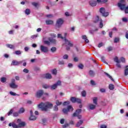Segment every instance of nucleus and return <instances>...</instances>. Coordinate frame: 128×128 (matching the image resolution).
Returning a JSON list of instances; mask_svg holds the SVG:
<instances>
[{
    "mask_svg": "<svg viewBox=\"0 0 128 128\" xmlns=\"http://www.w3.org/2000/svg\"><path fill=\"white\" fill-rule=\"evenodd\" d=\"M10 86L12 88H18V86L16 85V83H11L10 84Z\"/></svg>",
    "mask_w": 128,
    "mask_h": 128,
    "instance_id": "dca6fc26",
    "label": "nucleus"
},
{
    "mask_svg": "<svg viewBox=\"0 0 128 128\" xmlns=\"http://www.w3.org/2000/svg\"><path fill=\"white\" fill-rule=\"evenodd\" d=\"M16 54L20 55L22 54V52H20V50H16L15 52Z\"/></svg>",
    "mask_w": 128,
    "mask_h": 128,
    "instance_id": "a18cd8bd",
    "label": "nucleus"
},
{
    "mask_svg": "<svg viewBox=\"0 0 128 128\" xmlns=\"http://www.w3.org/2000/svg\"><path fill=\"white\" fill-rule=\"evenodd\" d=\"M30 120H36V117L34 115L30 116L29 118Z\"/></svg>",
    "mask_w": 128,
    "mask_h": 128,
    "instance_id": "412c9836",
    "label": "nucleus"
},
{
    "mask_svg": "<svg viewBox=\"0 0 128 128\" xmlns=\"http://www.w3.org/2000/svg\"><path fill=\"white\" fill-rule=\"evenodd\" d=\"M24 109L22 108H20L19 110L18 113L19 114H24Z\"/></svg>",
    "mask_w": 128,
    "mask_h": 128,
    "instance_id": "2f4dec72",
    "label": "nucleus"
},
{
    "mask_svg": "<svg viewBox=\"0 0 128 128\" xmlns=\"http://www.w3.org/2000/svg\"><path fill=\"white\" fill-rule=\"evenodd\" d=\"M62 104V102H60V101L58 100H57L56 101V106H60Z\"/></svg>",
    "mask_w": 128,
    "mask_h": 128,
    "instance_id": "a19ab883",
    "label": "nucleus"
},
{
    "mask_svg": "<svg viewBox=\"0 0 128 128\" xmlns=\"http://www.w3.org/2000/svg\"><path fill=\"white\" fill-rule=\"evenodd\" d=\"M119 40H120L119 38H115L114 40V42L115 43L118 42Z\"/></svg>",
    "mask_w": 128,
    "mask_h": 128,
    "instance_id": "4d7b16f0",
    "label": "nucleus"
},
{
    "mask_svg": "<svg viewBox=\"0 0 128 128\" xmlns=\"http://www.w3.org/2000/svg\"><path fill=\"white\" fill-rule=\"evenodd\" d=\"M20 113L18 112H15L13 113V116H18V114Z\"/></svg>",
    "mask_w": 128,
    "mask_h": 128,
    "instance_id": "37998d69",
    "label": "nucleus"
},
{
    "mask_svg": "<svg viewBox=\"0 0 128 128\" xmlns=\"http://www.w3.org/2000/svg\"><path fill=\"white\" fill-rule=\"evenodd\" d=\"M109 90H114V86L112 84H110Z\"/></svg>",
    "mask_w": 128,
    "mask_h": 128,
    "instance_id": "b1692460",
    "label": "nucleus"
},
{
    "mask_svg": "<svg viewBox=\"0 0 128 128\" xmlns=\"http://www.w3.org/2000/svg\"><path fill=\"white\" fill-rule=\"evenodd\" d=\"M98 28H96L94 30H90V32L91 34H94V32H98Z\"/></svg>",
    "mask_w": 128,
    "mask_h": 128,
    "instance_id": "7c9ffc66",
    "label": "nucleus"
},
{
    "mask_svg": "<svg viewBox=\"0 0 128 128\" xmlns=\"http://www.w3.org/2000/svg\"><path fill=\"white\" fill-rule=\"evenodd\" d=\"M106 76H108V78H110V80H112V82H114V78H112V76H110V74L106 73V72H104Z\"/></svg>",
    "mask_w": 128,
    "mask_h": 128,
    "instance_id": "4be33fe9",
    "label": "nucleus"
},
{
    "mask_svg": "<svg viewBox=\"0 0 128 128\" xmlns=\"http://www.w3.org/2000/svg\"><path fill=\"white\" fill-rule=\"evenodd\" d=\"M100 12L102 14V16H104V18H106L110 14V13L108 12H106V8H100Z\"/></svg>",
    "mask_w": 128,
    "mask_h": 128,
    "instance_id": "39448f33",
    "label": "nucleus"
},
{
    "mask_svg": "<svg viewBox=\"0 0 128 128\" xmlns=\"http://www.w3.org/2000/svg\"><path fill=\"white\" fill-rule=\"evenodd\" d=\"M6 46L7 48H12V49L14 48V45H12L10 44H6Z\"/></svg>",
    "mask_w": 128,
    "mask_h": 128,
    "instance_id": "cd10ccee",
    "label": "nucleus"
},
{
    "mask_svg": "<svg viewBox=\"0 0 128 128\" xmlns=\"http://www.w3.org/2000/svg\"><path fill=\"white\" fill-rule=\"evenodd\" d=\"M36 38H38V34L33 35V36H31V38H32V39Z\"/></svg>",
    "mask_w": 128,
    "mask_h": 128,
    "instance_id": "0e129e2a",
    "label": "nucleus"
},
{
    "mask_svg": "<svg viewBox=\"0 0 128 128\" xmlns=\"http://www.w3.org/2000/svg\"><path fill=\"white\" fill-rule=\"evenodd\" d=\"M58 86H62V82L60 80L58 81L56 84L51 86V90H56Z\"/></svg>",
    "mask_w": 128,
    "mask_h": 128,
    "instance_id": "9d476101",
    "label": "nucleus"
},
{
    "mask_svg": "<svg viewBox=\"0 0 128 128\" xmlns=\"http://www.w3.org/2000/svg\"><path fill=\"white\" fill-rule=\"evenodd\" d=\"M70 110H71V112H72V110H74V108L71 106H68L67 109L64 108L62 110V112L65 114H68V113L69 112Z\"/></svg>",
    "mask_w": 128,
    "mask_h": 128,
    "instance_id": "0eeeda50",
    "label": "nucleus"
},
{
    "mask_svg": "<svg viewBox=\"0 0 128 128\" xmlns=\"http://www.w3.org/2000/svg\"><path fill=\"white\" fill-rule=\"evenodd\" d=\"M42 88H50V86L48 84H44L42 86Z\"/></svg>",
    "mask_w": 128,
    "mask_h": 128,
    "instance_id": "09e8293b",
    "label": "nucleus"
},
{
    "mask_svg": "<svg viewBox=\"0 0 128 128\" xmlns=\"http://www.w3.org/2000/svg\"><path fill=\"white\" fill-rule=\"evenodd\" d=\"M44 44H48V46H50V41L45 40L44 41Z\"/></svg>",
    "mask_w": 128,
    "mask_h": 128,
    "instance_id": "79ce46f5",
    "label": "nucleus"
},
{
    "mask_svg": "<svg viewBox=\"0 0 128 128\" xmlns=\"http://www.w3.org/2000/svg\"><path fill=\"white\" fill-rule=\"evenodd\" d=\"M96 105L93 104H88V109L90 110H96Z\"/></svg>",
    "mask_w": 128,
    "mask_h": 128,
    "instance_id": "f8f14e48",
    "label": "nucleus"
},
{
    "mask_svg": "<svg viewBox=\"0 0 128 128\" xmlns=\"http://www.w3.org/2000/svg\"><path fill=\"white\" fill-rule=\"evenodd\" d=\"M78 68H79L80 70H82V68H84V65H82V64H80L78 66Z\"/></svg>",
    "mask_w": 128,
    "mask_h": 128,
    "instance_id": "603ef678",
    "label": "nucleus"
},
{
    "mask_svg": "<svg viewBox=\"0 0 128 128\" xmlns=\"http://www.w3.org/2000/svg\"><path fill=\"white\" fill-rule=\"evenodd\" d=\"M102 46H104V43H102V42L98 44V48H102Z\"/></svg>",
    "mask_w": 128,
    "mask_h": 128,
    "instance_id": "6e6d98bb",
    "label": "nucleus"
},
{
    "mask_svg": "<svg viewBox=\"0 0 128 128\" xmlns=\"http://www.w3.org/2000/svg\"><path fill=\"white\" fill-rule=\"evenodd\" d=\"M53 105L50 102H42L38 105V108L44 112H48V110L52 108Z\"/></svg>",
    "mask_w": 128,
    "mask_h": 128,
    "instance_id": "f257e3e1",
    "label": "nucleus"
},
{
    "mask_svg": "<svg viewBox=\"0 0 128 128\" xmlns=\"http://www.w3.org/2000/svg\"><path fill=\"white\" fill-rule=\"evenodd\" d=\"M114 62H116L117 64H120V60H118V57H115V58H114Z\"/></svg>",
    "mask_w": 128,
    "mask_h": 128,
    "instance_id": "473e14b6",
    "label": "nucleus"
},
{
    "mask_svg": "<svg viewBox=\"0 0 128 128\" xmlns=\"http://www.w3.org/2000/svg\"><path fill=\"white\" fill-rule=\"evenodd\" d=\"M82 40H86V35H82Z\"/></svg>",
    "mask_w": 128,
    "mask_h": 128,
    "instance_id": "338daca9",
    "label": "nucleus"
},
{
    "mask_svg": "<svg viewBox=\"0 0 128 128\" xmlns=\"http://www.w3.org/2000/svg\"><path fill=\"white\" fill-rule=\"evenodd\" d=\"M10 96H20V94H16V92H12V91H10Z\"/></svg>",
    "mask_w": 128,
    "mask_h": 128,
    "instance_id": "c85d7f7f",
    "label": "nucleus"
},
{
    "mask_svg": "<svg viewBox=\"0 0 128 128\" xmlns=\"http://www.w3.org/2000/svg\"><path fill=\"white\" fill-rule=\"evenodd\" d=\"M101 59H102V62H105V64H108V62H106L105 58H104V56H102Z\"/></svg>",
    "mask_w": 128,
    "mask_h": 128,
    "instance_id": "3c124183",
    "label": "nucleus"
},
{
    "mask_svg": "<svg viewBox=\"0 0 128 128\" xmlns=\"http://www.w3.org/2000/svg\"><path fill=\"white\" fill-rule=\"evenodd\" d=\"M92 100H93V104H96V106L98 104L97 97H94V98H92Z\"/></svg>",
    "mask_w": 128,
    "mask_h": 128,
    "instance_id": "aec40b11",
    "label": "nucleus"
},
{
    "mask_svg": "<svg viewBox=\"0 0 128 128\" xmlns=\"http://www.w3.org/2000/svg\"><path fill=\"white\" fill-rule=\"evenodd\" d=\"M100 128H106V126L104 124H102L100 126Z\"/></svg>",
    "mask_w": 128,
    "mask_h": 128,
    "instance_id": "774afa93",
    "label": "nucleus"
},
{
    "mask_svg": "<svg viewBox=\"0 0 128 128\" xmlns=\"http://www.w3.org/2000/svg\"><path fill=\"white\" fill-rule=\"evenodd\" d=\"M89 74H90V76L94 77V75H95L94 72L93 70H90L89 72Z\"/></svg>",
    "mask_w": 128,
    "mask_h": 128,
    "instance_id": "393cba45",
    "label": "nucleus"
},
{
    "mask_svg": "<svg viewBox=\"0 0 128 128\" xmlns=\"http://www.w3.org/2000/svg\"><path fill=\"white\" fill-rule=\"evenodd\" d=\"M46 24H48V26H50V24H53L54 21H52V20H46Z\"/></svg>",
    "mask_w": 128,
    "mask_h": 128,
    "instance_id": "a211bd4d",
    "label": "nucleus"
},
{
    "mask_svg": "<svg viewBox=\"0 0 128 128\" xmlns=\"http://www.w3.org/2000/svg\"><path fill=\"white\" fill-rule=\"evenodd\" d=\"M64 40L65 42V44L69 46H70L71 48H72V46H74V44H72V41L69 40L66 38H64Z\"/></svg>",
    "mask_w": 128,
    "mask_h": 128,
    "instance_id": "4468645a",
    "label": "nucleus"
},
{
    "mask_svg": "<svg viewBox=\"0 0 128 128\" xmlns=\"http://www.w3.org/2000/svg\"><path fill=\"white\" fill-rule=\"evenodd\" d=\"M120 60L121 62H126V59L124 58H121Z\"/></svg>",
    "mask_w": 128,
    "mask_h": 128,
    "instance_id": "bf43d9fd",
    "label": "nucleus"
},
{
    "mask_svg": "<svg viewBox=\"0 0 128 128\" xmlns=\"http://www.w3.org/2000/svg\"><path fill=\"white\" fill-rule=\"evenodd\" d=\"M70 104V101H66L63 103V106H68V104Z\"/></svg>",
    "mask_w": 128,
    "mask_h": 128,
    "instance_id": "c03bdc74",
    "label": "nucleus"
},
{
    "mask_svg": "<svg viewBox=\"0 0 128 128\" xmlns=\"http://www.w3.org/2000/svg\"><path fill=\"white\" fill-rule=\"evenodd\" d=\"M58 64L64 66V60H60L58 62Z\"/></svg>",
    "mask_w": 128,
    "mask_h": 128,
    "instance_id": "58836bf2",
    "label": "nucleus"
},
{
    "mask_svg": "<svg viewBox=\"0 0 128 128\" xmlns=\"http://www.w3.org/2000/svg\"><path fill=\"white\" fill-rule=\"evenodd\" d=\"M60 122L62 124H64V119H61Z\"/></svg>",
    "mask_w": 128,
    "mask_h": 128,
    "instance_id": "e2e57ef3",
    "label": "nucleus"
},
{
    "mask_svg": "<svg viewBox=\"0 0 128 128\" xmlns=\"http://www.w3.org/2000/svg\"><path fill=\"white\" fill-rule=\"evenodd\" d=\"M32 6H35V8H36L38 6V3L36 2H32Z\"/></svg>",
    "mask_w": 128,
    "mask_h": 128,
    "instance_id": "e433bc0d",
    "label": "nucleus"
},
{
    "mask_svg": "<svg viewBox=\"0 0 128 128\" xmlns=\"http://www.w3.org/2000/svg\"><path fill=\"white\" fill-rule=\"evenodd\" d=\"M23 72H24V74H28V72H30V70L27 68H24L23 70Z\"/></svg>",
    "mask_w": 128,
    "mask_h": 128,
    "instance_id": "ea45409f",
    "label": "nucleus"
},
{
    "mask_svg": "<svg viewBox=\"0 0 128 128\" xmlns=\"http://www.w3.org/2000/svg\"><path fill=\"white\" fill-rule=\"evenodd\" d=\"M52 74L54 75L56 74H57L56 70L54 69V70H52Z\"/></svg>",
    "mask_w": 128,
    "mask_h": 128,
    "instance_id": "de8ad7c7",
    "label": "nucleus"
},
{
    "mask_svg": "<svg viewBox=\"0 0 128 128\" xmlns=\"http://www.w3.org/2000/svg\"><path fill=\"white\" fill-rule=\"evenodd\" d=\"M54 110L58 111V106H55L54 108Z\"/></svg>",
    "mask_w": 128,
    "mask_h": 128,
    "instance_id": "13d9d810",
    "label": "nucleus"
},
{
    "mask_svg": "<svg viewBox=\"0 0 128 128\" xmlns=\"http://www.w3.org/2000/svg\"><path fill=\"white\" fill-rule=\"evenodd\" d=\"M83 122H84V121L82 120H79V122H78V123L76 124V126L77 128H80V126L82 124Z\"/></svg>",
    "mask_w": 128,
    "mask_h": 128,
    "instance_id": "6ab92c4d",
    "label": "nucleus"
},
{
    "mask_svg": "<svg viewBox=\"0 0 128 128\" xmlns=\"http://www.w3.org/2000/svg\"><path fill=\"white\" fill-rule=\"evenodd\" d=\"M74 61L77 62H78V57H74Z\"/></svg>",
    "mask_w": 128,
    "mask_h": 128,
    "instance_id": "680f3d73",
    "label": "nucleus"
},
{
    "mask_svg": "<svg viewBox=\"0 0 128 128\" xmlns=\"http://www.w3.org/2000/svg\"><path fill=\"white\" fill-rule=\"evenodd\" d=\"M0 82H6V78L4 77L0 79Z\"/></svg>",
    "mask_w": 128,
    "mask_h": 128,
    "instance_id": "f704fd0d",
    "label": "nucleus"
},
{
    "mask_svg": "<svg viewBox=\"0 0 128 128\" xmlns=\"http://www.w3.org/2000/svg\"><path fill=\"white\" fill-rule=\"evenodd\" d=\"M45 78H48L50 80V78H52V74H46Z\"/></svg>",
    "mask_w": 128,
    "mask_h": 128,
    "instance_id": "a878e982",
    "label": "nucleus"
},
{
    "mask_svg": "<svg viewBox=\"0 0 128 128\" xmlns=\"http://www.w3.org/2000/svg\"><path fill=\"white\" fill-rule=\"evenodd\" d=\"M62 24H64V20L62 18H58L56 20V26L57 28H62Z\"/></svg>",
    "mask_w": 128,
    "mask_h": 128,
    "instance_id": "20e7f679",
    "label": "nucleus"
},
{
    "mask_svg": "<svg viewBox=\"0 0 128 128\" xmlns=\"http://www.w3.org/2000/svg\"><path fill=\"white\" fill-rule=\"evenodd\" d=\"M24 50L25 52H28V50H30V48H28V46H26L24 48Z\"/></svg>",
    "mask_w": 128,
    "mask_h": 128,
    "instance_id": "69168bd1",
    "label": "nucleus"
},
{
    "mask_svg": "<svg viewBox=\"0 0 128 128\" xmlns=\"http://www.w3.org/2000/svg\"><path fill=\"white\" fill-rule=\"evenodd\" d=\"M124 76H128V66H126L125 70L124 71Z\"/></svg>",
    "mask_w": 128,
    "mask_h": 128,
    "instance_id": "bb28decb",
    "label": "nucleus"
},
{
    "mask_svg": "<svg viewBox=\"0 0 128 128\" xmlns=\"http://www.w3.org/2000/svg\"><path fill=\"white\" fill-rule=\"evenodd\" d=\"M94 22H95V24L99 22V26L100 28H102L104 26V24H102V20H100V18L98 17V16H97L96 17V19L94 20Z\"/></svg>",
    "mask_w": 128,
    "mask_h": 128,
    "instance_id": "423d86ee",
    "label": "nucleus"
},
{
    "mask_svg": "<svg viewBox=\"0 0 128 128\" xmlns=\"http://www.w3.org/2000/svg\"><path fill=\"white\" fill-rule=\"evenodd\" d=\"M80 112H82V109H78L74 113L72 116H78Z\"/></svg>",
    "mask_w": 128,
    "mask_h": 128,
    "instance_id": "2eb2a0df",
    "label": "nucleus"
},
{
    "mask_svg": "<svg viewBox=\"0 0 128 128\" xmlns=\"http://www.w3.org/2000/svg\"><path fill=\"white\" fill-rule=\"evenodd\" d=\"M118 6L121 10H124L125 14H128V6H126V1L120 0L118 3Z\"/></svg>",
    "mask_w": 128,
    "mask_h": 128,
    "instance_id": "f03ea898",
    "label": "nucleus"
},
{
    "mask_svg": "<svg viewBox=\"0 0 128 128\" xmlns=\"http://www.w3.org/2000/svg\"><path fill=\"white\" fill-rule=\"evenodd\" d=\"M22 64V61L18 62L16 60H13L11 63V66H20Z\"/></svg>",
    "mask_w": 128,
    "mask_h": 128,
    "instance_id": "ddd939ff",
    "label": "nucleus"
},
{
    "mask_svg": "<svg viewBox=\"0 0 128 128\" xmlns=\"http://www.w3.org/2000/svg\"><path fill=\"white\" fill-rule=\"evenodd\" d=\"M82 96H83L84 98L86 97V90H83L82 92Z\"/></svg>",
    "mask_w": 128,
    "mask_h": 128,
    "instance_id": "4c0bfd02",
    "label": "nucleus"
},
{
    "mask_svg": "<svg viewBox=\"0 0 128 128\" xmlns=\"http://www.w3.org/2000/svg\"><path fill=\"white\" fill-rule=\"evenodd\" d=\"M72 102L74 104L75 102H78V104H80L82 102V100L78 98H76L74 97H72L70 99Z\"/></svg>",
    "mask_w": 128,
    "mask_h": 128,
    "instance_id": "6e6552de",
    "label": "nucleus"
},
{
    "mask_svg": "<svg viewBox=\"0 0 128 128\" xmlns=\"http://www.w3.org/2000/svg\"><path fill=\"white\" fill-rule=\"evenodd\" d=\"M40 48L41 52H48V48L46 46L42 45L40 46Z\"/></svg>",
    "mask_w": 128,
    "mask_h": 128,
    "instance_id": "9b49d317",
    "label": "nucleus"
},
{
    "mask_svg": "<svg viewBox=\"0 0 128 128\" xmlns=\"http://www.w3.org/2000/svg\"><path fill=\"white\" fill-rule=\"evenodd\" d=\"M90 84H92V86H96V82L94 80H90Z\"/></svg>",
    "mask_w": 128,
    "mask_h": 128,
    "instance_id": "8fccbe9b",
    "label": "nucleus"
},
{
    "mask_svg": "<svg viewBox=\"0 0 128 128\" xmlns=\"http://www.w3.org/2000/svg\"><path fill=\"white\" fill-rule=\"evenodd\" d=\"M46 18H54V15L52 14L46 15Z\"/></svg>",
    "mask_w": 128,
    "mask_h": 128,
    "instance_id": "49530a36",
    "label": "nucleus"
},
{
    "mask_svg": "<svg viewBox=\"0 0 128 128\" xmlns=\"http://www.w3.org/2000/svg\"><path fill=\"white\" fill-rule=\"evenodd\" d=\"M48 40L50 42L51 44H56V40L55 39H52L50 38H48Z\"/></svg>",
    "mask_w": 128,
    "mask_h": 128,
    "instance_id": "5701e85b",
    "label": "nucleus"
},
{
    "mask_svg": "<svg viewBox=\"0 0 128 128\" xmlns=\"http://www.w3.org/2000/svg\"><path fill=\"white\" fill-rule=\"evenodd\" d=\"M25 14L27 15H28L30 14V9L27 8L26 10H25Z\"/></svg>",
    "mask_w": 128,
    "mask_h": 128,
    "instance_id": "72a5a7b5",
    "label": "nucleus"
},
{
    "mask_svg": "<svg viewBox=\"0 0 128 128\" xmlns=\"http://www.w3.org/2000/svg\"><path fill=\"white\" fill-rule=\"evenodd\" d=\"M64 14H65V16H70V12H66L65 13H64Z\"/></svg>",
    "mask_w": 128,
    "mask_h": 128,
    "instance_id": "864d4df0",
    "label": "nucleus"
},
{
    "mask_svg": "<svg viewBox=\"0 0 128 128\" xmlns=\"http://www.w3.org/2000/svg\"><path fill=\"white\" fill-rule=\"evenodd\" d=\"M58 38H62V40H64V37H62V34H58Z\"/></svg>",
    "mask_w": 128,
    "mask_h": 128,
    "instance_id": "5fc2aeb1",
    "label": "nucleus"
},
{
    "mask_svg": "<svg viewBox=\"0 0 128 128\" xmlns=\"http://www.w3.org/2000/svg\"><path fill=\"white\" fill-rule=\"evenodd\" d=\"M14 112V110H10V111L8 112V116H10Z\"/></svg>",
    "mask_w": 128,
    "mask_h": 128,
    "instance_id": "052dcab7",
    "label": "nucleus"
},
{
    "mask_svg": "<svg viewBox=\"0 0 128 128\" xmlns=\"http://www.w3.org/2000/svg\"><path fill=\"white\" fill-rule=\"evenodd\" d=\"M10 126H12L14 128H24L26 126V122H20L18 123V126L16 124V123L12 122V123H10L8 124Z\"/></svg>",
    "mask_w": 128,
    "mask_h": 128,
    "instance_id": "7ed1b4c3",
    "label": "nucleus"
},
{
    "mask_svg": "<svg viewBox=\"0 0 128 128\" xmlns=\"http://www.w3.org/2000/svg\"><path fill=\"white\" fill-rule=\"evenodd\" d=\"M63 60H68V55L65 54L62 56Z\"/></svg>",
    "mask_w": 128,
    "mask_h": 128,
    "instance_id": "c9c22d12",
    "label": "nucleus"
},
{
    "mask_svg": "<svg viewBox=\"0 0 128 128\" xmlns=\"http://www.w3.org/2000/svg\"><path fill=\"white\" fill-rule=\"evenodd\" d=\"M50 51L52 52H56V48L53 46L50 48Z\"/></svg>",
    "mask_w": 128,
    "mask_h": 128,
    "instance_id": "c756f323",
    "label": "nucleus"
},
{
    "mask_svg": "<svg viewBox=\"0 0 128 128\" xmlns=\"http://www.w3.org/2000/svg\"><path fill=\"white\" fill-rule=\"evenodd\" d=\"M44 94V90H38L36 92V97L38 98H42V96Z\"/></svg>",
    "mask_w": 128,
    "mask_h": 128,
    "instance_id": "1a4fd4ad",
    "label": "nucleus"
},
{
    "mask_svg": "<svg viewBox=\"0 0 128 128\" xmlns=\"http://www.w3.org/2000/svg\"><path fill=\"white\" fill-rule=\"evenodd\" d=\"M89 4L91 6H96V1L91 0L89 2Z\"/></svg>",
    "mask_w": 128,
    "mask_h": 128,
    "instance_id": "f3484780",
    "label": "nucleus"
}]
</instances>
